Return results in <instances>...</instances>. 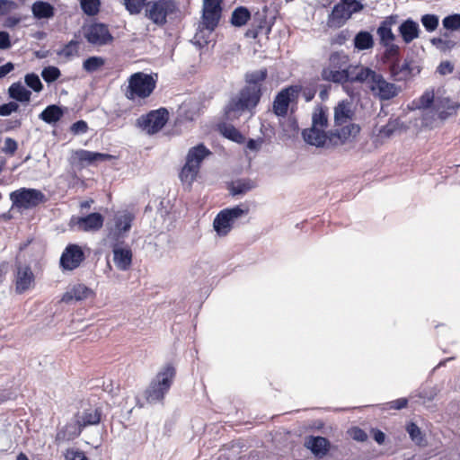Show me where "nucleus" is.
<instances>
[{
    "label": "nucleus",
    "instance_id": "45",
    "mask_svg": "<svg viewBox=\"0 0 460 460\" xmlns=\"http://www.w3.org/2000/svg\"><path fill=\"white\" fill-rule=\"evenodd\" d=\"M83 13L88 16H94L100 12L101 0H79Z\"/></svg>",
    "mask_w": 460,
    "mask_h": 460
},
{
    "label": "nucleus",
    "instance_id": "9",
    "mask_svg": "<svg viewBox=\"0 0 460 460\" xmlns=\"http://www.w3.org/2000/svg\"><path fill=\"white\" fill-rule=\"evenodd\" d=\"M169 112L165 108L150 111L137 119L138 126L148 135L159 132L167 123Z\"/></svg>",
    "mask_w": 460,
    "mask_h": 460
},
{
    "label": "nucleus",
    "instance_id": "41",
    "mask_svg": "<svg viewBox=\"0 0 460 460\" xmlns=\"http://www.w3.org/2000/svg\"><path fill=\"white\" fill-rule=\"evenodd\" d=\"M255 187L254 182L250 179H243L233 183L230 187V193L233 196L243 195Z\"/></svg>",
    "mask_w": 460,
    "mask_h": 460
},
{
    "label": "nucleus",
    "instance_id": "11",
    "mask_svg": "<svg viewBox=\"0 0 460 460\" xmlns=\"http://www.w3.org/2000/svg\"><path fill=\"white\" fill-rule=\"evenodd\" d=\"M223 0H204L202 11V25L208 33H212L218 26L222 15Z\"/></svg>",
    "mask_w": 460,
    "mask_h": 460
},
{
    "label": "nucleus",
    "instance_id": "48",
    "mask_svg": "<svg viewBox=\"0 0 460 460\" xmlns=\"http://www.w3.org/2000/svg\"><path fill=\"white\" fill-rule=\"evenodd\" d=\"M147 0H123L125 9L131 15L139 14L146 7Z\"/></svg>",
    "mask_w": 460,
    "mask_h": 460
},
{
    "label": "nucleus",
    "instance_id": "49",
    "mask_svg": "<svg viewBox=\"0 0 460 460\" xmlns=\"http://www.w3.org/2000/svg\"><path fill=\"white\" fill-rule=\"evenodd\" d=\"M79 42L75 40H72L67 42L63 49L57 51L58 56L64 57L67 59L77 55Z\"/></svg>",
    "mask_w": 460,
    "mask_h": 460
},
{
    "label": "nucleus",
    "instance_id": "8",
    "mask_svg": "<svg viewBox=\"0 0 460 460\" xmlns=\"http://www.w3.org/2000/svg\"><path fill=\"white\" fill-rule=\"evenodd\" d=\"M249 209L240 205L221 210L214 218L213 227L218 236L227 235L233 228L234 221L248 215Z\"/></svg>",
    "mask_w": 460,
    "mask_h": 460
},
{
    "label": "nucleus",
    "instance_id": "29",
    "mask_svg": "<svg viewBox=\"0 0 460 460\" xmlns=\"http://www.w3.org/2000/svg\"><path fill=\"white\" fill-rule=\"evenodd\" d=\"M65 109L57 104L48 105L39 115L47 124H56L64 116Z\"/></svg>",
    "mask_w": 460,
    "mask_h": 460
},
{
    "label": "nucleus",
    "instance_id": "32",
    "mask_svg": "<svg viewBox=\"0 0 460 460\" xmlns=\"http://www.w3.org/2000/svg\"><path fill=\"white\" fill-rule=\"evenodd\" d=\"M91 293V289L87 288L84 284H77L74 286L69 291L64 294L62 297V301L66 303H69L72 300L81 301L85 299L89 294Z\"/></svg>",
    "mask_w": 460,
    "mask_h": 460
},
{
    "label": "nucleus",
    "instance_id": "25",
    "mask_svg": "<svg viewBox=\"0 0 460 460\" xmlns=\"http://www.w3.org/2000/svg\"><path fill=\"white\" fill-rule=\"evenodd\" d=\"M104 217L101 213L93 212L77 218V225L80 230L90 232L97 231L103 226Z\"/></svg>",
    "mask_w": 460,
    "mask_h": 460
},
{
    "label": "nucleus",
    "instance_id": "17",
    "mask_svg": "<svg viewBox=\"0 0 460 460\" xmlns=\"http://www.w3.org/2000/svg\"><path fill=\"white\" fill-rule=\"evenodd\" d=\"M15 267V290L18 294H22L31 288L35 277L31 266L17 262Z\"/></svg>",
    "mask_w": 460,
    "mask_h": 460
},
{
    "label": "nucleus",
    "instance_id": "50",
    "mask_svg": "<svg viewBox=\"0 0 460 460\" xmlns=\"http://www.w3.org/2000/svg\"><path fill=\"white\" fill-rule=\"evenodd\" d=\"M443 27L449 31L460 30V13H452L447 15L442 20Z\"/></svg>",
    "mask_w": 460,
    "mask_h": 460
},
{
    "label": "nucleus",
    "instance_id": "54",
    "mask_svg": "<svg viewBox=\"0 0 460 460\" xmlns=\"http://www.w3.org/2000/svg\"><path fill=\"white\" fill-rule=\"evenodd\" d=\"M211 267L206 261H198L190 269V273L198 278H201L210 273Z\"/></svg>",
    "mask_w": 460,
    "mask_h": 460
},
{
    "label": "nucleus",
    "instance_id": "58",
    "mask_svg": "<svg viewBox=\"0 0 460 460\" xmlns=\"http://www.w3.org/2000/svg\"><path fill=\"white\" fill-rule=\"evenodd\" d=\"M17 148V142L12 137H6L4 139V146H2L1 151L5 155H13L16 152Z\"/></svg>",
    "mask_w": 460,
    "mask_h": 460
},
{
    "label": "nucleus",
    "instance_id": "12",
    "mask_svg": "<svg viewBox=\"0 0 460 460\" xmlns=\"http://www.w3.org/2000/svg\"><path fill=\"white\" fill-rule=\"evenodd\" d=\"M85 260V254L83 248L76 243H69L64 249L59 265L63 270H74L77 269Z\"/></svg>",
    "mask_w": 460,
    "mask_h": 460
},
{
    "label": "nucleus",
    "instance_id": "62",
    "mask_svg": "<svg viewBox=\"0 0 460 460\" xmlns=\"http://www.w3.org/2000/svg\"><path fill=\"white\" fill-rule=\"evenodd\" d=\"M350 436L354 440L364 442L367 439V433L360 428H353L350 430Z\"/></svg>",
    "mask_w": 460,
    "mask_h": 460
},
{
    "label": "nucleus",
    "instance_id": "43",
    "mask_svg": "<svg viewBox=\"0 0 460 460\" xmlns=\"http://www.w3.org/2000/svg\"><path fill=\"white\" fill-rule=\"evenodd\" d=\"M104 64L105 59L102 57L93 56L83 62V68L87 73H94L102 67Z\"/></svg>",
    "mask_w": 460,
    "mask_h": 460
},
{
    "label": "nucleus",
    "instance_id": "6",
    "mask_svg": "<svg viewBox=\"0 0 460 460\" xmlns=\"http://www.w3.org/2000/svg\"><path fill=\"white\" fill-rule=\"evenodd\" d=\"M303 87L293 84L281 89L275 96L272 103V111L277 117L285 118L288 115L289 106H296ZM293 111V108L291 109Z\"/></svg>",
    "mask_w": 460,
    "mask_h": 460
},
{
    "label": "nucleus",
    "instance_id": "37",
    "mask_svg": "<svg viewBox=\"0 0 460 460\" xmlns=\"http://www.w3.org/2000/svg\"><path fill=\"white\" fill-rule=\"evenodd\" d=\"M405 429L410 438L415 445L419 447H424L427 445L425 435L416 423L410 421L406 424Z\"/></svg>",
    "mask_w": 460,
    "mask_h": 460
},
{
    "label": "nucleus",
    "instance_id": "1",
    "mask_svg": "<svg viewBox=\"0 0 460 460\" xmlns=\"http://www.w3.org/2000/svg\"><path fill=\"white\" fill-rule=\"evenodd\" d=\"M175 375L176 370L172 364L164 366L145 391L146 402L150 404L163 403L165 395L173 383Z\"/></svg>",
    "mask_w": 460,
    "mask_h": 460
},
{
    "label": "nucleus",
    "instance_id": "59",
    "mask_svg": "<svg viewBox=\"0 0 460 460\" xmlns=\"http://www.w3.org/2000/svg\"><path fill=\"white\" fill-rule=\"evenodd\" d=\"M19 105L15 102H9L0 105V116L5 117L17 111Z\"/></svg>",
    "mask_w": 460,
    "mask_h": 460
},
{
    "label": "nucleus",
    "instance_id": "33",
    "mask_svg": "<svg viewBox=\"0 0 460 460\" xmlns=\"http://www.w3.org/2000/svg\"><path fill=\"white\" fill-rule=\"evenodd\" d=\"M8 94L11 99L20 102H28L31 100V93L26 89L21 82L13 83L8 88Z\"/></svg>",
    "mask_w": 460,
    "mask_h": 460
},
{
    "label": "nucleus",
    "instance_id": "4",
    "mask_svg": "<svg viewBox=\"0 0 460 460\" xmlns=\"http://www.w3.org/2000/svg\"><path fill=\"white\" fill-rule=\"evenodd\" d=\"M178 12L179 6L175 0H154L147 2L145 16L156 26L163 27L167 23V19Z\"/></svg>",
    "mask_w": 460,
    "mask_h": 460
},
{
    "label": "nucleus",
    "instance_id": "55",
    "mask_svg": "<svg viewBox=\"0 0 460 460\" xmlns=\"http://www.w3.org/2000/svg\"><path fill=\"white\" fill-rule=\"evenodd\" d=\"M24 82L28 87L36 93H40L43 89V84L40 76L35 73H29L24 76Z\"/></svg>",
    "mask_w": 460,
    "mask_h": 460
},
{
    "label": "nucleus",
    "instance_id": "38",
    "mask_svg": "<svg viewBox=\"0 0 460 460\" xmlns=\"http://www.w3.org/2000/svg\"><path fill=\"white\" fill-rule=\"evenodd\" d=\"M377 72L371 69L367 66H358L357 75H353V82L367 84V87L370 85L371 81L373 80L374 75H376Z\"/></svg>",
    "mask_w": 460,
    "mask_h": 460
},
{
    "label": "nucleus",
    "instance_id": "16",
    "mask_svg": "<svg viewBox=\"0 0 460 460\" xmlns=\"http://www.w3.org/2000/svg\"><path fill=\"white\" fill-rule=\"evenodd\" d=\"M83 429L79 421L73 416L66 425L58 429L55 443L60 445L65 442L72 441L81 435Z\"/></svg>",
    "mask_w": 460,
    "mask_h": 460
},
{
    "label": "nucleus",
    "instance_id": "39",
    "mask_svg": "<svg viewBox=\"0 0 460 460\" xmlns=\"http://www.w3.org/2000/svg\"><path fill=\"white\" fill-rule=\"evenodd\" d=\"M385 48L383 53V61L388 66L393 62L400 60V48L394 42L388 43L387 45H382Z\"/></svg>",
    "mask_w": 460,
    "mask_h": 460
},
{
    "label": "nucleus",
    "instance_id": "2",
    "mask_svg": "<svg viewBox=\"0 0 460 460\" xmlns=\"http://www.w3.org/2000/svg\"><path fill=\"white\" fill-rule=\"evenodd\" d=\"M259 90L242 88L238 94L233 96L224 108L225 117L227 120L238 119L245 111H251L260 102Z\"/></svg>",
    "mask_w": 460,
    "mask_h": 460
},
{
    "label": "nucleus",
    "instance_id": "23",
    "mask_svg": "<svg viewBox=\"0 0 460 460\" xmlns=\"http://www.w3.org/2000/svg\"><path fill=\"white\" fill-rule=\"evenodd\" d=\"M396 15H390L381 22L376 30L380 45H387L388 43L394 41L395 35L392 31V26L396 22Z\"/></svg>",
    "mask_w": 460,
    "mask_h": 460
},
{
    "label": "nucleus",
    "instance_id": "10",
    "mask_svg": "<svg viewBox=\"0 0 460 460\" xmlns=\"http://www.w3.org/2000/svg\"><path fill=\"white\" fill-rule=\"evenodd\" d=\"M368 89L380 101H390L402 92V88L394 83L388 82L382 74L374 75Z\"/></svg>",
    "mask_w": 460,
    "mask_h": 460
},
{
    "label": "nucleus",
    "instance_id": "26",
    "mask_svg": "<svg viewBox=\"0 0 460 460\" xmlns=\"http://www.w3.org/2000/svg\"><path fill=\"white\" fill-rule=\"evenodd\" d=\"M351 15L352 12L348 11L345 4L338 3L329 14L328 25L335 28L341 27Z\"/></svg>",
    "mask_w": 460,
    "mask_h": 460
},
{
    "label": "nucleus",
    "instance_id": "51",
    "mask_svg": "<svg viewBox=\"0 0 460 460\" xmlns=\"http://www.w3.org/2000/svg\"><path fill=\"white\" fill-rule=\"evenodd\" d=\"M222 134L227 139L237 144H243L244 142L243 135L232 125L226 126L222 131Z\"/></svg>",
    "mask_w": 460,
    "mask_h": 460
},
{
    "label": "nucleus",
    "instance_id": "61",
    "mask_svg": "<svg viewBox=\"0 0 460 460\" xmlns=\"http://www.w3.org/2000/svg\"><path fill=\"white\" fill-rule=\"evenodd\" d=\"M454 70V65L450 61H442L438 68L437 72L439 73L441 75H449Z\"/></svg>",
    "mask_w": 460,
    "mask_h": 460
},
{
    "label": "nucleus",
    "instance_id": "24",
    "mask_svg": "<svg viewBox=\"0 0 460 460\" xmlns=\"http://www.w3.org/2000/svg\"><path fill=\"white\" fill-rule=\"evenodd\" d=\"M398 31L403 42L409 44L420 37V29L416 21L408 18L400 24Z\"/></svg>",
    "mask_w": 460,
    "mask_h": 460
},
{
    "label": "nucleus",
    "instance_id": "31",
    "mask_svg": "<svg viewBox=\"0 0 460 460\" xmlns=\"http://www.w3.org/2000/svg\"><path fill=\"white\" fill-rule=\"evenodd\" d=\"M353 112L350 109V103L347 101H341L334 108L335 126H342L351 119Z\"/></svg>",
    "mask_w": 460,
    "mask_h": 460
},
{
    "label": "nucleus",
    "instance_id": "14",
    "mask_svg": "<svg viewBox=\"0 0 460 460\" xmlns=\"http://www.w3.org/2000/svg\"><path fill=\"white\" fill-rule=\"evenodd\" d=\"M134 219L135 215L128 210L116 213L114 216V226L110 230V237L116 241L126 237L127 234L131 229Z\"/></svg>",
    "mask_w": 460,
    "mask_h": 460
},
{
    "label": "nucleus",
    "instance_id": "30",
    "mask_svg": "<svg viewBox=\"0 0 460 460\" xmlns=\"http://www.w3.org/2000/svg\"><path fill=\"white\" fill-rule=\"evenodd\" d=\"M268 72L266 69L247 73L245 75V86L243 88H252L259 90L260 99L262 95L261 83L267 78Z\"/></svg>",
    "mask_w": 460,
    "mask_h": 460
},
{
    "label": "nucleus",
    "instance_id": "15",
    "mask_svg": "<svg viewBox=\"0 0 460 460\" xmlns=\"http://www.w3.org/2000/svg\"><path fill=\"white\" fill-rule=\"evenodd\" d=\"M460 108V103L452 100L449 96L440 93V90L437 92V100L433 110L438 114L440 120H446L452 116H456Z\"/></svg>",
    "mask_w": 460,
    "mask_h": 460
},
{
    "label": "nucleus",
    "instance_id": "5",
    "mask_svg": "<svg viewBox=\"0 0 460 460\" xmlns=\"http://www.w3.org/2000/svg\"><path fill=\"white\" fill-rule=\"evenodd\" d=\"M12 208L31 209L47 201L45 194L37 189L20 188L10 193Z\"/></svg>",
    "mask_w": 460,
    "mask_h": 460
},
{
    "label": "nucleus",
    "instance_id": "64",
    "mask_svg": "<svg viewBox=\"0 0 460 460\" xmlns=\"http://www.w3.org/2000/svg\"><path fill=\"white\" fill-rule=\"evenodd\" d=\"M408 404V399L407 398H399L394 401H391L386 403L388 406V409H394V410H402L405 408Z\"/></svg>",
    "mask_w": 460,
    "mask_h": 460
},
{
    "label": "nucleus",
    "instance_id": "27",
    "mask_svg": "<svg viewBox=\"0 0 460 460\" xmlns=\"http://www.w3.org/2000/svg\"><path fill=\"white\" fill-rule=\"evenodd\" d=\"M113 261L119 270H128L132 264V252L130 248L114 247Z\"/></svg>",
    "mask_w": 460,
    "mask_h": 460
},
{
    "label": "nucleus",
    "instance_id": "18",
    "mask_svg": "<svg viewBox=\"0 0 460 460\" xmlns=\"http://www.w3.org/2000/svg\"><path fill=\"white\" fill-rule=\"evenodd\" d=\"M305 447L318 459L327 456L331 450V442L322 436H308L305 441Z\"/></svg>",
    "mask_w": 460,
    "mask_h": 460
},
{
    "label": "nucleus",
    "instance_id": "56",
    "mask_svg": "<svg viewBox=\"0 0 460 460\" xmlns=\"http://www.w3.org/2000/svg\"><path fill=\"white\" fill-rule=\"evenodd\" d=\"M438 390L436 387H423L418 392V396L424 401L431 402L435 399Z\"/></svg>",
    "mask_w": 460,
    "mask_h": 460
},
{
    "label": "nucleus",
    "instance_id": "21",
    "mask_svg": "<svg viewBox=\"0 0 460 460\" xmlns=\"http://www.w3.org/2000/svg\"><path fill=\"white\" fill-rule=\"evenodd\" d=\"M304 140L317 147L324 146L329 143V131H324L323 128L312 126L310 128H305L302 131Z\"/></svg>",
    "mask_w": 460,
    "mask_h": 460
},
{
    "label": "nucleus",
    "instance_id": "7",
    "mask_svg": "<svg viewBox=\"0 0 460 460\" xmlns=\"http://www.w3.org/2000/svg\"><path fill=\"white\" fill-rule=\"evenodd\" d=\"M156 79L152 75L137 72L130 75L127 97L130 100L136 97L146 98L155 90Z\"/></svg>",
    "mask_w": 460,
    "mask_h": 460
},
{
    "label": "nucleus",
    "instance_id": "60",
    "mask_svg": "<svg viewBox=\"0 0 460 460\" xmlns=\"http://www.w3.org/2000/svg\"><path fill=\"white\" fill-rule=\"evenodd\" d=\"M65 460H88V458L83 451L72 448L66 450Z\"/></svg>",
    "mask_w": 460,
    "mask_h": 460
},
{
    "label": "nucleus",
    "instance_id": "44",
    "mask_svg": "<svg viewBox=\"0 0 460 460\" xmlns=\"http://www.w3.org/2000/svg\"><path fill=\"white\" fill-rule=\"evenodd\" d=\"M328 125V116L325 108L320 106L314 112L312 117V126L325 129Z\"/></svg>",
    "mask_w": 460,
    "mask_h": 460
},
{
    "label": "nucleus",
    "instance_id": "46",
    "mask_svg": "<svg viewBox=\"0 0 460 460\" xmlns=\"http://www.w3.org/2000/svg\"><path fill=\"white\" fill-rule=\"evenodd\" d=\"M430 43L441 52H447L457 45L456 40H446V38H432Z\"/></svg>",
    "mask_w": 460,
    "mask_h": 460
},
{
    "label": "nucleus",
    "instance_id": "47",
    "mask_svg": "<svg viewBox=\"0 0 460 460\" xmlns=\"http://www.w3.org/2000/svg\"><path fill=\"white\" fill-rule=\"evenodd\" d=\"M420 22L428 32L437 30L439 24V18L434 13H426L420 17Z\"/></svg>",
    "mask_w": 460,
    "mask_h": 460
},
{
    "label": "nucleus",
    "instance_id": "36",
    "mask_svg": "<svg viewBox=\"0 0 460 460\" xmlns=\"http://www.w3.org/2000/svg\"><path fill=\"white\" fill-rule=\"evenodd\" d=\"M250 19L251 12L248 8L238 6L233 11L230 22L234 27H242L245 25Z\"/></svg>",
    "mask_w": 460,
    "mask_h": 460
},
{
    "label": "nucleus",
    "instance_id": "53",
    "mask_svg": "<svg viewBox=\"0 0 460 460\" xmlns=\"http://www.w3.org/2000/svg\"><path fill=\"white\" fill-rule=\"evenodd\" d=\"M211 33H208V31L202 25V22L199 25V28L193 37V43L199 48L206 46L208 43V38Z\"/></svg>",
    "mask_w": 460,
    "mask_h": 460
},
{
    "label": "nucleus",
    "instance_id": "3",
    "mask_svg": "<svg viewBox=\"0 0 460 460\" xmlns=\"http://www.w3.org/2000/svg\"><path fill=\"white\" fill-rule=\"evenodd\" d=\"M211 154V151L203 143L190 148L185 164L179 174L181 182L190 186L197 178L203 160Z\"/></svg>",
    "mask_w": 460,
    "mask_h": 460
},
{
    "label": "nucleus",
    "instance_id": "57",
    "mask_svg": "<svg viewBox=\"0 0 460 460\" xmlns=\"http://www.w3.org/2000/svg\"><path fill=\"white\" fill-rule=\"evenodd\" d=\"M88 128L87 122L80 119L71 125L70 131L73 135L78 136L85 134L88 131Z\"/></svg>",
    "mask_w": 460,
    "mask_h": 460
},
{
    "label": "nucleus",
    "instance_id": "28",
    "mask_svg": "<svg viewBox=\"0 0 460 460\" xmlns=\"http://www.w3.org/2000/svg\"><path fill=\"white\" fill-rule=\"evenodd\" d=\"M31 13L36 20H49L55 16V7L49 2L38 0L31 4Z\"/></svg>",
    "mask_w": 460,
    "mask_h": 460
},
{
    "label": "nucleus",
    "instance_id": "22",
    "mask_svg": "<svg viewBox=\"0 0 460 460\" xmlns=\"http://www.w3.org/2000/svg\"><path fill=\"white\" fill-rule=\"evenodd\" d=\"M75 419L79 421L83 429L88 426H93L100 423L102 416V410L101 408H88L82 411H78L74 414Z\"/></svg>",
    "mask_w": 460,
    "mask_h": 460
},
{
    "label": "nucleus",
    "instance_id": "42",
    "mask_svg": "<svg viewBox=\"0 0 460 460\" xmlns=\"http://www.w3.org/2000/svg\"><path fill=\"white\" fill-rule=\"evenodd\" d=\"M349 63V57L343 52H333L330 55V69H344Z\"/></svg>",
    "mask_w": 460,
    "mask_h": 460
},
{
    "label": "nucleus",
    "instance_id": "52",
    "mask_svg": "<svg viewBox=\"0 0 460 460\" xmlns=\"http://www.w3.org/2000/svg\"><path fill=\"white\" fill-rule=\"evenodd\" d=\"M60 75L61 72L59 68L54 66H46L41 71V77L47 84L54 83Z\"/></svg>",
    "mask_w": 460,
    "mask_h": 460
},
{
    "label": "nucleus",
    "instance_id": "35",
    "mask_svg": "<svg viewBox=\"0 0 460 460\" xmlns=\"http://www.w3.org/2000/svg\"><path fill=\"white\" fill-rule=\"evenodd\" d=\"M355 49L358 50H367L374 46L372 34L367 31H358L353 40Z\"/></svg>",
    "mask_w": 460,
    "mask_h": 460
},
{
    "label": "nucleus",
    "instance_id": "34",
    "mask_svg": "<svg viewBox=\"0 0 460 460\" xmlns=\"http://www.w3.org/2000/svg\"><path fill=\"white\" fill-rule=\"evenodd\" d=\"M323 80L335 84H348V73L344 69H330L324 68L322 72Z\"/></svg>",
    "mask_w": 460,
    "mask_h": 460
},
{
    "label": "nucleus",
    "instance_id": "63",
    "mask_svg": "<svg viewBox=\"0 0 460 460\" xmlns=\"http://www.w3.org/2000/svg\"><path fill=\"white\" fill-rule=\"evenodd\" d=\"M77 157L81 162H87L88 164L95 162L93 151L80 150L77 152Z\"/></svg>",
    "mask_w": 460,
    "mask_h": 460
},
{
    "label": "nucleus",
    "instance_id": "19",
    "mask_svg": "<svg viewBox=\"0 0 460 460\" xmlns=\"http://www.w3.org/2000/svg\"><path fill=\"white\" fill-rule=\"evenodd\" d=\"M341 127V128L329 131V144L333 146L343 144L350 137H356L360 131L359 126L354 123L344 124Z\"/></svg>",
    "mask_w": 460,
    "mask_h": 460
},
{
    "label": "nucleus",
    "instance_id": "13",
    "mask_svg": "<svg viewBox=\"0 0 460 460\" xmlns=\"http://www.w3.org/2000/svg\"><path fill=\"white\" fill-rule=\"evenodd\" d=\"M84 38L90 44L95 46H104L113 40L108 25L102 22H93L88 25L84 30Z\"/></svg>",
    "mask_w": 460,
    "mask_h": 460
},
{
    "label": "nucleus",
    "instance_id": "40",
    "mask_svg": "<svg viewBox=\"0 0 460 460\" xmlns=\"http://www.w3.org/2000/svg\"><path fill=\"white\" fill-rule=\"evenodd\" d=\"M436 100L437 93H435L433 90H427L418 99L415 107L419 110L433 108L436 103Z\"/></svg>",
    "mask_w": 460,
    "mask_h": 460
},
{
    "label": "nucleus",
    "instance_id": "20",
    "mask_svg": "<svg viewBox=\"0 0 460 460\" xmlns=\"http://www.w3.org/2000/svg\"><path fill=\"white\" fill-rule=\"evenodd\" d=\"M411 60L405 58L402 63L401 59L393 62L388 66L389 75L393 81L402 82L407 81L412 76L413 68L411 67Z\"/></svg>",
    "mask_w": 460,
    "mask_h": 460
}]
</instances>
